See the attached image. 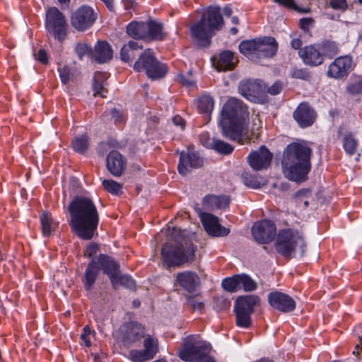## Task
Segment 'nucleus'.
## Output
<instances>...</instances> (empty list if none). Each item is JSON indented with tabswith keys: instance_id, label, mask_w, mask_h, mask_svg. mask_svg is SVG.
I'll return each instance as SVG.
<instances>
[{
	"instance_id": "nucleus-34",
	"label": "nucleus",
	"mask_w": 362,
	"mask_h": 362,
	"mask_svg": "<svg viewBox=\"0 0 362 362\" xmlns=\"http://www.w3.org/2000/svg\"><path fill=\"white\" fill-rule=\"evenodd\" d=\"M341 143L344 150L348 155L352 156L356 153L358 147V141L352 132H346L342 134Z\"/></svg>"
},
{
	"instance_id": "nucleus-21",
	"label": "nucleus",
	"mask_w": 362,
	"mask_h": 362,
	"mask_svg": "<svg viewBox=\"0 0 362 362\" xmlns=\"http://www.w3.org/2000/svg\"><path fill=\"white\" fill-rule=\"evenodd\" d=\"M126 159L118 151H112L107 154L106 166L113 176H121L126 168Z\"/></svg>"
},
{
	"instance_id": "nucleus-48",
	"label": "nucleus",
	"mask_w": 362,
	"mask_h": 362,
	"mask_svg": "<svg viewBox=\"0 0 362 362\" xmlns=\"http://www.w3.org/2000/svg\"><path fill=\"white\" fill-rule=\"evenodd\" d=\"M75 52L80 59H82L83 57L88 56L92 58L93 50L87 44L79 42L76 45Z\"/></svg>"
},
{
	"instance_id": "nucleus-46",
	"label": "nucleus",
	"mask_w": 362,
	"mask_h": 362,
	"mask_svg": "<svg viewBox=\"0 0 362 362\" xmlns=\"http://www.w3.org/2000/svg\"><path fill=\"white\" fill-rule=\"evenodd\" d=\"M240 289L243 288L245 291H252L256 289V283L247 275H239Z\"/></svg>"
},
{
	"instance_id": "nucleus-45",
	"label": "nucleus",
	"mask_w": 362,
	"mask_h": 362,
	"mask_svg": "<svg viewBox=\"0 0 362 362\" xmlns=\"http://www.w3.org/2000/svg\"><path fill=\"white\" fill-rule=\"evenodd\" d=\"M129 358L135 362H144L152 359L153 358L143 350H132L129 352Z\"/></svg>"
},
{
	"instance_id": "nucleus-30",
	"label": "nucleus",
	"mask_w": 362,
	"mask_h": 362,
	"mask_svg": "<svg viewBox=\"0 0 362 362\" xmlns=\"http://www.w3.org/2000/svg\"><path fill=\"white\" fill-rule=\"evenodd\" d=\"M235 63L233 54L230 51H224L219 54L217 62L214 64L218 71H226L233 69Z\"/></svg>"
},
{
	"instance_id": "nucleus-2",
	"label": "nucleus",
	"mask_w": 362,
	"mask_h": 362,
	"mask_svg": "<svg viewBox=\"0 0 362 362\" xmlns=\"http://www.w3.org/2000/svg\"><path fill=\"white\" fill-rule=\"evenodd\" d=\"M248 111L245 105L235 98H229L223 105L219 125L223 135L233 141L243 143L246 129Z\"/></svg>"
},
{
	"instance_id": "nucleus-64",
	"label": "nucleus",
	"mask_w": 362,
	"mask_h": 362,
	"mask_svg": "<svg viewBox=\"0 0 362 362\" xmlns=\"http://www.w3.org/2000/svg\"><path fill=\"white\" fill-rule=\"evenodd\" d=\"M111 114L112 117L115 119L116 122H120L122 120L120 112L115 108L112 110Z\"/></svg>"
},
{
	"instance_id": "nucleus-15",
	"label": "nucleus",
	"mask_w": 362,
	"mask_h": 362,
	"mask_svg": "<svg viewBox=\"0 0 362 362\" xmlns=\"http://www.w3.org/2000/svg\"><path fill=\"white\" fill-rule=\"evenodd\" d=\"M203 163V159L198 153L189 150L182 151L180 155L177 170L182 175H186L190 173L191 169L202 167Z\"/></svg>"
},
{
	"instance_id": "nucleus-42",
	"label": "nucleus",
	"mask_w": 362,
	"mask_h": 362,
	"mask_svg": "<svg viewBox=\"0 0 362 362\" xmlns=\"http://www.w3.org/2000/svg\"><path fill=\"white\" fill-rule=\"evenodd\" d=\"M240 276L226 278L222 282L223 288L229 292H235L240 289Z\"/></svg>"
},
{
	"instance_id": "nucleus-55",
	"label": "nucleus",
	"mask_w": 362,
	"mask_h": 362,
	"mask_svg": "<svg viewBox=\"0 0 362 362\" xmlns=\"http://www.w3.org/2000/svg\"><path fill=\"white\" fill-rule=\"evenodd\" d=\"M98 251V245L95 243H90L84 252V255L89 258H92Z\"/></svg>"
},
{
	"instance_id": "nucleus-56",
	"label": "nucleus",
	"mask_w": 362,
	"mask_h": 362,
	"mask_svg": "<svg viewBox=\"0 0 362 362\" xmlns=\"http://www.w3.org/2000/svg\"><path fill=\"white\" fill-rule=\"evenodd\" d=\"M329 4L334 9L345 10L348 6L346 0H329Z\"/></svg>"
},
{
	"instance_id": "nucleus-22",
	"label": "nucleus",
	"mask_w": 362,
	"mask_h": 362,
	"mask_svg": "<svg viewBox=\"0 0 362 362\" xmlns=\"http://www.w3.org/2000/svg\"><path fill=\"white\" fill-rule=\"evenodd\" d=\"M265 88L260 80L243 81L239 85L240 94L250 100L257 98Z\"/></svg>"
},
{
	"instance_id": "nucleus-26",
	"label": "nucleus",
	"mask_w": 362,
	"mask_h": 362,
	"mask_svg": "<svg viewBox=\"0 0 362 362\" xmlns=\"http://www.w3.org/2000/svg\"><path fill=\"white\" fill-rule=\"evenodd\" d=\"M113 51L106 42H98L92 52V58L98 63H105L112 58Z\"/></svg>"
},
{
	"instance_id": "nucleus-37",
	"label": "nucleus",
	"mask_w": 362,
	"mask_h": 362,
	"mask_svg": "<svg viewBox=\"0 0 362 362\" xmlns=\"http://www.w3.org/2000/svg\"><path fill=\"white\" fill-rule=\"evenodd\" d=\"M319 47L323 58L324 57L332 58L339 53L338 45L334 42L325 41L319 44Z\"/></svg>"
},
{
	"instance_id": "nucleus-10",
	"label": "nucleus",
	"mask_w": 362,
	"mask_h": 362,
	"mask_svg": "<svg viewBox=\"0 0 362 362\" xmlns=\"http://www.w3.org/2000/svg\"><path fill=\"white\" fill-rule=\"evenodd\" d=\"M98 262L101 265L103 272L110 279L112 286L117 288L119 286L133 289L135 288L134 281L128 275L119 274V265L107 255H100Z\"/></svg>"
},
{
	"instance_id": "nucleus-39",
	"label": "nucleus",
	"mask_w": 362,
	"mask_h": 362,
	"mask_svg": "<svg viewBox=\"0 0 362 362\" xmlns=\"http://www.w3.org/2000/svg\"><path fill=\"white\" fill-rule=\"evenodd\" d=\"M103 186L107 192L113 195H119L122 193V185L113 180H104Z\"/></svg>"
},
{
	"instance_id": "nucleus-59",
	"label": "nucleus",
	"mask_w": 362,
	"mask_h": 362,
	"mask_svg": "<svg viewBox=\"0 0 362 362\" xmlns=\"http://www.w3.org/2000/svg\"><path fill=\"white\" fill-rule=\"evenodd\" d=\"M37 59L39 62L42 64L47 63V53L44 49H40L37 53Z\"/></svg>"
},
{
	"instance_id": "nucleus-27",
	"label": "nucleus",
	"mask_w": 362,
	"mask_h": 362,
	"mask_svg": "<svg viewBox=\"0 0 362 362\" xmlns=\"http://www.w3.org/2000/svg\"><path fill=\"white\" fill-rule=\"evenodd\" d=\"M108 77V74L105 72L98 71L95 73L93 83V95L95 96L106 97V94L107 93L106 81Z\"/></svg>"
},
{
	"instance_id": "nucleus-47",
	"label": "nucleus",
	"mask_w": 362,
	"mask_h": 362,
	"mask_svg": "<svg viewBox=\"0 0 362 362\" xmlns=\"http://www.w3.org/2000/svg\"><path fill=\"white\" fill-rule=\"evenodd\" d=\"M210 148H214L223 154H229L233 151L232 146L221 140H214L212 146Z\"/></svg>"
},
{
	"instance_id": "nucleus-17",
	"label": "nucleus",
	"mask_w": 362,
	"mask_h": 362,
	"mask_svg": "<svg viewBox=\"0 0 362 362\" xmlns=\"http://www.w3.org/2000/svg\"><path fill=\"white\" fill-rule=\"evenodd\" d=\"M269 305L282 313H289L296 308V302L288 295L279 292H272L268 295Z\"/></svg>"
},
{
	"instance_id": "nucleus-40",
	"label": "nucleus",
	"mask_w": 362,
	"mask_h": 362,
	"mask_svg": "<svg viewBox=\"0 0 362 362\" xmlns=\"http://www.w3.org/2000/svg\"><path fill=\"white\" fill-rule=\"evenodd\" d=\"M144 349L146 351L152 358L158 352V341L153 338L150 335L145 337L144 341Z\"/></svg>"
},
{
	"instance_id": "nucleus-49",
	"label": "nucleus",
	"mask_w": 362,
	"mask_h": 362,
	"mask_svg": "<svg viewBox=\"0 0 362 362\" xmlns=\"http://www.w3.org/2000/svg\"><path fill=\"white\" fill-rule=\"evenodd\" d=\"M93 336V333L90 329L88 326H85L83 329V333L81 334V343L86 346L89 347L91 346V339Z\"/></svg>"
},
{
	"instance_id": "nucleus-12",
	"label": "nucleus",
	"mask_w": 362,
	"mask_h": 362,
	"mask_svg": "<svg viewBox=\"0 0 362 362\" xmlns=\"http://www.w3.org/2000/svg\"><path fill=\"white\" fill-rule=\"evenodd\" d=\"M194 209L209 235L214 237H224L229 234V229L219 223V219L217 216L210 213L203 212L197 205L194 206Z\"/></svg>"
},
{
	"instance_id": "nucleus-57",
	"label": "nucleus",
	"mask_w": 362,
	"mask_h": 362,
	"mask_svg": "<svg viewBox=\"0 0 362 362\" xmlns=\"http://www.w3.org/2000/svg\"><path fill=\"white\" fill-rule=\"evenodd\" d=\"M199 139L200 142L203 146L209 148H210L212 146L213 141L214 139H211L208 133H202L200 135Z\"/></svg>"
},
{
	"instance_id": "nucleus-24",
	"label": "nucleus",
	"mask_w": 362,
	"mask_h": 362,
	"mask_svg": "<svg viewBox=\"0 0 362 362\" xmlns=\"http://www.w3.org/2000/svg\"><path fill=\"white\" fill-rule=\"evenodd\" d=\"M230 198L226 195L208 194L202 199L204 209L214 211L216 209H226L229 206Z\"/></svg>"
},
{
	"instance_id": "nucleus-31",
	"label": "nucleus",
	"mask_w": 362,
	"mask_h": 362,
	"mask_svg": "<svg viewBox=\"0 0 362 362\" xmlns=\"http://www.w3.org/2000/svg\"><path fill=\"white\" fill-rule=\"evenodd\" d=\"M259 303V298L255 296H246L237 298L235 309L252 314L254 307Z\"/></svg>"
},
{
	"instance_id": "nucleus-16",
	"label": "nucleus",
	"mask_w": 362,
	"mask_h": 362,
	"mask_svg": "<svg viewBox=\"0 0 362 362\" xmlns=\"http://www.w3.org/2000/svg\"><path fill=\"white\" fill-rule=\"evenodd\" d=\"M272 153L264 146L250 153L247 161L250 167L256 170L267 169L271 163Z\"/></svg>"
},
{
	"instance_id": "nucleus-20",
	"label": "nucleus",
	"mask_w": 362,
	"mask_h": 362,
	"mask_svg": "<svg viewBox=\"0 0 362 362\" xmlns=\"http://www.w3.org/2000/svg\"><path fill=\"white\" fill-rule=\"evenodd\" d=\"M315 117V112L305 103H300L293 112V118L303 128L311 126L314 123Z\"/></svg>"
},
{
	"instance_id": "nucleus-5",
	"label": "nucleus",
	"mask_w": 362,
	"mask_h": 362,
	"mask_svg": "<svg viewBox=\"0 0 362 362\" xmlns=\"http://www.w3.org/2000/svg\"><path fill=\"white\" fill-rule=\"evenodd\" d=\"M223 19L218 6H209L205 9L201 19L190 27L193 40L200 47H207L216 31L223 25Z\"/></svg>"
},
{
	"instance_id": "nucleus-1",
	"label": "nucleus",
	"mask_w": 362,
	"mask_h": 362,
	"mask_svg": "<svg viewBox=\"0 0 362 362\" xmlns=\"http://www.w3.org/2000/svg\"><path fill=\"white\" fill-rule=\"evenodd\" d=\"M70 226L83 240H90L97 230L99 214L93 202L88 197H76L69 206Z\"/></svg>"
},
{
	"instance_id": "nucleus-19",
	"label": "nucleus",
	"mask_w": 362,
	"mask_h": 362,
	"mask_svg": "<svg viewBox=\"0 0 362 362\" xmlns=\"http://www.w3.org/2000/svg\"><path fill=\"white\" fill-rule=\"evenodd\" d=\"M352 59L349 56L337 58L329 66L327 76L334 78H341L351 70Z\"/></svg>"
},
{
	"instance_id": "nucleus-13",
	"label": "nucleus",
	"mask_w": 362,
	"mask_h": 362,
	"mask_svg": "<svg viewBox=\"0 0 362 362\" xmlns=\"http://www.w3.org/2000/svg\"><path fill=\"white\" fill-rule=\"evenodd\" d=\"M251 230L253 238L257 243L267 244L274 240L276 228L274 222L263 220L255 223Z\"/></svg>"
},
{
	"instance_id": "nucleus-18",
	"label": "nucleus",
	"mask_w": 362,
	"mask_h": 362,
	"mask_svg": "<svg viewBox=\"0 0 362 362\" xmlns=\"http://www.w3.org/2000/svg\"><path fill=\"white\" fill-rule=\"evenodd\" d=\"M122 342L126 346L140 341L145 336V328L139 323L129 322L122 327Z\"/></svg>"
},
{
	"instance_id": "nucleus-32",
	"label": "nucleus",
	"mask_w": 362,
	"mask_h": 362,
	"mask_svg": "<svg viewBox=\"0 0 362 362\" xmlns=\"http://www.w3.org/2000/svg\"><path fill=\"white\" fill-rule=\"evenodd\" d=\"M146 25L148 27L146 41L163 40L165 33L161 23L151 20L146 21Z\"/></svg>"
},
{
	"instance_id": "nucleus-44",
	"label": "nucleus",
	"mask_w": 362,
	"mask_h": 362,
	"mask_svg": "<svg viewBox=\"0 0 362 362\" xmlns=\"http://www.w3.org/2000/svg\"><path fill=\"white\" fill-rule=\"evenodd\" d=\"M236 315V324L238 327L247 328L251 323L250 313L235 309Z\"/></svg>"
},
{
	"instance_id": "nucleus-28",
	"label": "nucleus",
	"mask_w": 362,
	"mask_h": 362,
	"mask_svg": "<svg viewBox=\"0 0 362 362\" xmlns=\"http://www.w3.org/2000/svg\"><path fill=\"white\" fill-rule=\"evenodd\" d=\"M103 269L99 262L93 259L88 264L84 274L83 283L87 290H90L95 281L100 269Z\"/></svg>"
},
{
	"instance_id": "nucleus-38",
	"label": "nucleus",
	"mask_w": 362,
	"mask_h": 362,
	"mask_svg": "<svg viewBox=\"0 0 362 362\" xmlns=\"http://www.w3.org/2000/svg\"><path fill=\"white\" fill-rule=\"evenodd\" d=\"M346 90L351 95L362 93V77H351L347 86Z\"/></svg>"
},
{
	"instance_id": "nucleus-54",
	"label": "nucleus",
	"mask_w": 362,
	"mask_h": 362,
	"mask_svg": "<svg viewBox=\"0 0 362 362\" xmlns=\"http://www.w3.org/2000/svg\"><path fill=\"white\" fill-rule=\"evenodd\" d=\"M282 88V83L280 81H276L271 86L267 88V91L269 94L275 95L279 94L281 91Z\"/></svg>"
},
{
	"instance_id": "nucleus-43",
	"label": "nucleus",
	"mask_w": 362,
	"mask_h": 362,
	"mask_svg": "<svg viewBox=\"0 0 362 362\" xmlns=\"http://www.w3.org/2000/svg\"><path fill=\"white\" fill-rule=\"evenodd\" d=\"M243 179L244 184L249 187L257 189L265 185L264 180H263L262 178L250 175L248 173L243 174Z\"/></svg>"
},
{
	"instance_id": "nucleus-62",
	"label": "nucleus",
	"mask_w": 362,
	"mask_h": 362,
	"mask_svg": "<svg viewBox=\"0 0 362 362\" xmlns=\"http://www.w3.org/2000/svg\"><path fill=\"white\" fill-rule=\"evenodd\" d=\"M179 78L180 83L187 87H192L194 85V81L191 78L187 79L184 76H180Z\"/></svg>"
},
{
	"instance_id": "nucleus-50",
	"label": "nucleus",
	"mask_w": 362,
	"mask_h": 362,
	"mask_svg": "<svg viewBox=\"0 0 362 362\" xmlns=\"http://www.w3.org/2000/svg\"><path fill=\"white\" fill-rule=\"evenodd\" d=\"M262 131L261 121L257 115L252 118V124L250 132L252 136L257 139Z\"/></svg>"
},
{
	"instance_id": "nucleus-7",
	"label": "nucleus",
	"mask_w": 362,
	"mask_h": 362,
	"mask_svg": "<svg viewBox=\"0 0 362 362\" xmlns=\"http://www.w3.org/2000/svg\"><path fill=\"white\" fill-rule=\"evenodd\" d=\"M211 346L198 341L192 335L188 336L177 350L179 358L186 362H216L210 356Z\"/></svg>"
},
{
	"instance_id": "nucleus-8",
	"label": "nucleus",
	"mask_w": 362,
	"mask_h": 362,
	"mask_svg": "<svg viewBox=\"0 0 362 362\" xmlns=\"http://www.w3.org/2000/svg\"><path fill=\"white\" fill-rule=\"evenodd\" d=\"M305 243L302 235L293 229H284L276 235V250L284 256H291L298 250L300 255L304 252Z\"/></svg>"
},
{
	"instance_id": "nucleus-4",
	"label": "nucleus",
	"mask_w": 362,
	"mask_h": 362,
	"mask_svg": "<svg viewBox=\"0 0 362 362\" xmlns=\"http://www.w3.org/2000/svg\"><path fill=\"white\" fill-rule=\"evenodd\" d=\"M166 235L174 241L165 244L161 250L163 260L168 267H179L194 259L195 247L186 239L185 231L168 226Z\"/></svg>"
},
{
	"instance_id": "nucleus-25",
	"label": "nucleus",
	"mask_w": 362,
	"mask_h": 362,
	"mask_svg": "<svg viewBox=\"0 0 362 362\" xmlns=\"http://www.w3.org/2000/svg\"><path fill=\"white\" fill-rule=\"evenodd\" d=\"M176 281L180 286L189 293L194 291L200 282L198 275L189 271L178 273Z\"/></svg>"
},
{
	"instance_id": "nucleus-33",
	"label": "nucleus",
	"mask_w": 362,
	"mask_h": 362,
	"mask_svg": "<svg viewBox=\"0 0 362 362\" xmlns=\"http://www.w3.org/2000/svg\"><path fill=\"white\" fill-rule=\"evenodd\" d=\"M143 46L137 42L131 40L127 44L123 45L120 51V59L127 63L132 62L136 56V51L141 49Z\"/></svg>"
},
{
	"instance_id": "nucleus-60",
	"label": "nucleus",
	"mask_w": 362,
	"mask_h": 362,
	"mask_svg": "<svg viewBox=\"0 0 362 362\" xmlns=\"http://www.w3.org/2000/svg\"><path fill=\"white\" fill-rule=\"evenodd\" d=\"M274 1L288 8H295L296 6L293 0H274Z\"/></svg>"
},
{
	"instance_id": "nucleus-6",
	"label": "nucleus",
	"mask_w": 362,
	"mask_h": 362,
	"mask_svg": "<svg viewBox=\"0 0 362 362\" xmlns=\"http://www.w3.org/2000/svg\"><path fill=\"white\" fill-rule=\"evenodd\" d=\"M240 53L252 61L272 57L278 49V43L272 37L245 40L239 45Z\"/></svg>"
},
{
	"instance_id": "nucleus-11",
	"label": "nucleus",
	"mask_w": 362,
	"mask_h": 362,
	"mask_svg": "<svg viewBox=\"0 0 362 362\" xmlns=\"http://www.w3.org/2000/svg\"><path fill=\"white\" fill-rule=\"evenodd\" d=\"M68 25L64 14L56 7L47 9L46 12L45 28L49 35L62 42L67 35Z\"/></svg>"
},
{
	"instance_id": "nucleus-3",
	"label": "nucleus",
	"mask_w": 362,
	"mask_h": 362,
	"mask_svg": "<svg viewBox=\"0 0 362 362\" xmlns=\"http://www.w3.org/2000/svg\"><path fill=\"white\" fill-rule=\"evenodd\" d=\"M312 150L305 143L294 142L287 146L282 161L284 175L290 180L301 182L310 170Z\"/></svg>"
},
{
	"instance_id": "nucleus-52",
	"label": "nucleus",
	"mask_w": 362,
	"mask_h": 362,
	"mask_svg": "<svg viewBox=\"0 0 362 362\" xmlns=\"http://www.w3.org/2000/svg\"><path fill=\"white\" fill-rule=\"evenodd\" d=\"M59 76L63 84H67L70 79V69L68 66L59 68Z\"/></svg>"
},
{
	"instance_id": "nucleus-41",
	"label": "nucleus",
	"mask_w": 362,
	"mask_h": 362,
	"mask_svg": "<svg viewBox=\"0 0 362 362\" xmlns=\"http://www.w3.org/2000/svg\"><path fill=\"white\" fill-rule=\"evenodd\" d=\"M89 143L88 137L83 135L76 137L72 141V147L74 150L79 153H84L88 148Z\"/></svg>"
},
{
	"instance_id": "nucleus-14",
	"label": "nucleus",
	"mask_w": 362,
	"mask_h": 362,
	"mask_svg": "<svg viewBox=\"0 0 362 362\" xmlns=\"http://www.w3.org/2000/svg\"><path fill=\"white\" fill-rule=\"evenodd\" d=\"M96 19L93 10L88 6H81L71 16V25L78 30L83 31L90 28Z\"/></svg>"
},
{
	"instance_id": "nucleus-35",
	"label": "nucleus",
	"mask_w": 362,
	"mask_h": 362,
	"mask_svg": "<svg viewBox=\"0 0 362 362\" xmlns=\"http://www.w3.org/2000/svg\"><path fill=\"white\" fill-rule=\"evenodd\" d=\"M214 106V99L209 95H202L197 99V107L200 112L210 114Z\"/></svg>"
},
{
	"instance_id": "nucleus-53",
	"label": "nucleus",
	"mask_w": 362,
	"mask_h": 362,
	"mask_svg": "<svg viewBox=\"0 0 362 362\" xmlns=\"http://www.w3.org/2000/svg\"><path fill=\"white\" fill-rule=\"evenodd\" d=\"M187 303L192 308L193 310H201L204 308V303L195 298L188 297L187 299Z\"/></svg>"
},
{
	"instance_id": "nucleus-58",
	"label": "nucleus",
	"mask_w": 362,
	"mask_h": 362,
	"mask_svg": "<svg viewBox=\"0 0 362 362\" xmlns=\"http://www.w3.org/2000/svg\"><path fill=\"white\" fill-rule=\"evenodd\" d=\"M313 20L309 18H304L300 20V27L303 30H308L309 27L313 25Z\"/></svg>"
},
{
	"instance_id": "nucleus-63",
	"label": "nucleus",
	"mask_w": 362,
	"mask_h": 362,
	"mask_svg": "<svg viewBox=\"0 0 362 362\" xmlns=\"http://www.w3.org/2000/svg\"><path fill=\"white\" fill-rule=\"evenodd\" d=\"M302 44H303L302 41L298 38L293 39L291 41V45L292 48H293L295 49H299L302 46Z\"/></svg>"
},
{
	"instance_id": "nucleus-51",
	"label": "nucleus",
	"mask_w": 362,
	"mask_h": 362,
	"mask_svg": "<svg viewBox=\"0 0 362 362\" xmlns=\"http://www.w3.org/2000/svg\"><path fill=\"white\" fill-rule=\"evenodd\" d=\"M354 332L358 336L359 344L356 346L355 350L353 351L354 354H358L359 350L362 351V325L356 327Z\"/></svg>"
},
{
	"instance_id": "nucleus-36",
	"label": "nucleus",
	"mask_w": 362,
	"mask_h": 362,
	"mask_svg": "<svg viewBox=\"0 0 362 362\" xmlns=\"http://www.w3.org/2000/svg\"><path fill=\"white\" fill-rule=\"evenodd\" d=\"M41 228L43 235L49 236L55 228L51 214L48 212H43L40 216Z\"/></svg>"
},
{
	"instance_id": "nucleus-61",
	"label": "nucleus",
	"mask_w": 362,
	"mask_h": 362,
	"mask_svg": "<svg viewBox=\"0 0 362 362\" xmlns=\"http://www.w3.org/2000/svg\"><path fill=\"white\" fill-rule=\"evenodd\" d=\"M173 122L175 126L180 127L181 129H184L185 128V122L183 119L180 116H175L173 118Z\"/></svg>"
},
{
	"instance_id": "nucleus-23",
	"label": "nucleus",
	"mask_w": 362,
	"mask_h": 362,
	"mask_svg": "<svg viewBox=\"0 0 362 362\" xmlns=\"http://www.w3.org/2000/svg\"><path fill=\"white\" fill-rule=\"evenodd\" d=\"M298 54L304 63L308 65L318 66L324 60L319 45L306 46L300 49Z\"/></svg>"
},
{
	"instance_id": "nucleus-29",
	"label": "nucleus",
	"mask_w": 362,
	"mask_h": 362,
	"mask_svg": "<svg viewBox=\"0 0 362 362\" xmlns=\"http://www.w3.org/2000/svg\"><path fill=\"white\" fill-rule=\"evenodd\" d=\"M127 33L134 39L146 40L148 27L146 22L132 21L127 26Z\"/></svg>"
},
{
	"instance_id": "nucleus-9",
	"label": "nucleus",
	"mask_w": 362,
	"mask_h": 362,
	"mask_svg": "<svg viewBox=\"0 0 362 362\" xmlns=\"http://www.w3.org/2000/svg\"><path fill=\"white\" fill-rule=\"evenodd\" d=\"M137 72L144 71L146 76L153 79H158L167 73L165 65L158 61L152 49H145L139 57L133 66Z\"/></svg>"
}]
</instances>
